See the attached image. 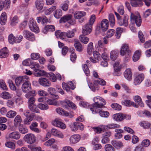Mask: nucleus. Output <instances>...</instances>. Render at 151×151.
Wrapping results in <instances>:
<instances>
[{"mask_svg":"<svg viewBox=\"0 0 151 151\" xmlns=\"http://www.w3.org/2000/svg\"><path fill=\"white\" fill-rule=\"evenodd\" d=\"M94 22V15L92 14L90 19L89 23L85 24L83 27L82 32L83 35H87L91 33Z\"/></svg>","mask_w":151,"mask_h":151,"instance_id":"nucleus-1","label":"nucleus"},{"mask_svg":"<svg viewBox=\"0 0 151 151\" xmlns=\"http://www.w3.org/2000/svg\"><path fill=\"white\" fill-rule=\"evenodd\" d=\"M109 26L108 20L106 19H103L101 22V24H98L96 26L95 34L96 35L99 34L101 32V28L103 32L106 31Z\"/></svg>","mask_w":151,"mask_h":151,"instance_id":"nucleus-2","label":"nucleus"},{"mask_svg":"<svg viewBox=\"0 0 151 151\" xmlns=\"http://www.w3.org/2000/svg\"><path fill=\"white\" fill-rule=\"evenodd\" d=\"M120 53L122 56L125 55L124 60L126 61H128L131 55V52L128 44H124L122 45Z\"/></svg>","mask_w":151,"mask_h":151,"instance_id":"nucleus-3","label":"nucleus"},{"mask_svg":"<svg viewBox=\"0 0 151 151\" xmlns=\"http://www.w3.org/2000/svg\"><path fill=\"white\" fill-rule=\"evenodd\" d=\"M116 17L117 18V22L119 25L120 26H124L127 27L128 25V16L127 14L122 17L119 14L116 12H114Z\"/></svg>","mask_w":151,"mask_h":151,"instance_id":"nucleus-4","label":"nucleus"},{"mask_svg":"<svg viewBox=\"0 0 151 151\" xmlns=\"http://www.w3.org/2000/svg\"><path fill=\"white\" fill-rule=\"evenodd\" d=\"M60 23L68 22L70 24L73 25L76 24V21L73 18V16L71 14H66L63 16L60 19Z\"/></svg>","mask_w":151,"mask_h":151,"instance_id":"nucleus-5","label":"nucleus"},{"mask_svg":"<svg viewBox=\"0 0 151 151\" xmlns=\"http://www.w3.org/2000/svg\"><path fill=\"white\" fill-rule=\"evenodd\" d=\"M24 140L28 144L31 145L34 143L36 141V137L32 133L26 134L24 137Z\"/></svg>","mask_w":151,"mask_h":151,"instance_id":"nucleus-6","label":"nucleus"},{"mask_svg":"<svg viewBox=\"0 0 151 151\" xmlns=\"http://www.w3.org/2000/svg\"><path fill=\"white\" fill-rule=\"evenodd\" d=\"M105 100L102 97L97 96L95 97V108H101L106 104Z\"/></svg>","mask_w":151,"mask_h":151,"instance_id":"nucleus-7","label":"nucleus"},{"mask_svg":"<svg viewBox=\"0 0 151 151\" xmlns=\"http://www.w3.org/2000/svg\"><path fill=\"white\" fill-rule=\"evenodd\" d=\"M29 27L32 31L38 33L39 32V29L35 21L32 18L30 19L29 22Z\"/></svg>","mask_w":151,"mask_h":151,"instance_id":"nucleus-8","label":"nucleus"},{"mask_svg":"<svg viewBox=\"0 0 151 151\" xmlns=\"http://www.w3.org/2000/svg\"><path fill=\"white\" fill-rule=\"evenodd\" d=\"M69 126L72 131H76L79 129L83 130L84 128V125L82 123L77 122H74L72 124H69Z\"/></svg>","mask_w":151,"mask_h":151,"instance_id":"nucleus-9","label":"nucleus"},{"mask_svg":"<svg viewBox=\"0 0 151 151\" xmlns=\"http://www.w3.org/2000/svg\"><path fill=\"white\" fill-rule=\"evenodd\" d=\"M130 20L131 22H133L134 23L135 22L138 27L140 26L141 25L142 20L139 15L136 16L133 14L131 13L130 15Z\"/></svg>","mask_w":151,"mask_h":151,"instance_id":"nucleus-10","label":"nucleus"},{"mask_svg":"<svg viewBox=\"0 0 151 151\" xmlns=\"http://www.w3.org/2000/svg\"><path fill=\"white\" fill-rule=\"evenodd\" d=\"M23 35L24 37L27 40L31 41H34L35 40L34 35L30 32L25 30L23 32Z\"/></svg>","mask_w":151,"mask_h":151,"instance_id":"nucleus-11","label":"nucleus"},{"mask_svg":"<svg viewBox=\"0 0 151 151\" xmlns=\"http://www.w3.org/2000/svg\"><path fill=\"white\" fill-rule=\"evenodd\" d=\"M114 72L113 75L115 76H120L121 74L120 70L121 68V64L119 62H116L114 65Z\"/></svg>","mask_w":151,"mask_h":151,"instance_id":"nucleus-12","label":"nucleus"},{"mask_svg":"<svg viewBox=\"0 0 151 151\" xmlns=\"http://www.w3.org/2000/svg\"><path fill=\"white\" fill-rule=\"evenodd\" d=\"M29 80L27 79L22 85V89L23 92L27 93L31 90V84L29 81Z\"/></svg>","mask_w":151,"mask_h":151,"instance_id":"nucleus-13","label":"nucleus"},{"mask_svg":"<svg viewBox=\"0 0 151 151\" xmlns=\"http://www.w3.org/2000/svg\"><path fill=\"white\" fill-rule=\"evenodd\" d=\"M27 79H29V77L27 76H20L16 78L15 79V83L16 85L19 86L22 83H23L26 82Z\"/></svg>","mask_w":151,"mask_h":151,"instance_id":"nucleus-14","label":"nucleus"},{"mask_svg":"<svg viewBox=\"0 0 151 151\" xmlns=\"http://www.w3.org/2000/svg\"><path fill=\"white\" fill-rule=\"evenodd\" d=\"M59 37L62 40L65 39L66 37L71 38L74 36V33L73 31H68L67 32H62L60 34Z\"/></svg>","mask_w":151,"mask_h":151,"instance_id":"nucleus-15","label":"nucleus"},{"mask_svg":"<svg viewBox=\"0 0 151 151\" xmlns=\"http://www.w3.org/2000/svg\"><path fill=\"white\" fill-rule=\"evenodd\" d=\"M39 83L44 87H49L51 85L50 82L47 78L41 77L38 80Z\"/></svg>","mask_w":151,"mask_h":151,"instance_id":"nucleus-16","label":"nucleus"},{"mask_svg":"<svg viewBox=\"0 0 151 151\" xmlns=\"http://www.w3.org/2000/svg\"><path fill=\"white\" fill-rule=\"evenodd\" d=\"M52 124L54 126L63 129H64L66 127L65 125L59 119H55L52 122Z\"/></svg>","mask_w":151,"mask_h":151,"instance_id":"nucleus-17","label":"nucleus"},{"mask_svg":"<svg viewBox=\"0 0 151 151\" xmlns=\"http://www.w3.org/2000/svg\"><path fill=\"white\" fill-rule=\"evenodd\" d=\"M144 78V75L143 73L136 75L134 80V84L135 85L139 84L143 80Z\"/></svg>","mask_w":151,"mask_h":151,"instance_id":"nucleus-18","label":"nucleus"},{"mask_svg":"<svg viewBox=\"0 0 151 151\" xmlns=\"http://www.w3.org/2000/svg\"><path fill=\"white\" fill-rule=\"evenodd\" d=\"M95 113L99 114V115L103 117H108L109 116V113L107 111H102L101 108L95 109Z\"/></svg>","mask_w":151,"mask_h":151,"instance_id":"nucleus-19","label":"nucleus"},{"mask_svg":"<svg viewBox=\"0 0 151 151\" xmlns=\"http://www.w3.org/2000/svg\"><path fill=\"white\" fill-rule=\"evenodd\" d=\"M80 136L78 134H74L70 137L69 140L71 144H74L77 143L80 139Z\"/></svg>","mask_w":151,"mask_h":151,"instance_id":"nucleus-20","label":"nucleus"},{"mask_svg":"<svg viewBox=\"0 0 151 151\" xmlns=\"http://www.w3.org/2000/svg\"><path fill=\"white\" fill-rule=\"evenodd\" d=\"M122 103L123 105L128 107L133 106L134 107L137 108L138 107V106L134 102L131 101L130 100L127 99L123 101L122 102Z\"/></svg>","mask_w":151,"mask_h":151,"instance_id":"nucleus-21","label":"nucleus"},{"mask_svg":"<svg viewBox=\"0 0 151 151\" xmlns=\"http://www.w3.org/2000/svg\"><path fill=\"white\" fill-rule=\"evenodd\" d=\"M55 30V26L52 25H48L46 26L42 30V32L44 34H46L49 31L53 32Z\"/></svg>","mask_w":151,"mask_h":151,"instance_id":"nucleus-22","label":"nucleus"},{"mask_svg":"<svg viewBox=\"0 0 151 151\" xmlns=\"http://www.w3.org/2000/svg\"><path fill=\"white\" fill-rule=\"evenodd\" d=\"M9 55V51L6 47H4L0 50V58H5Z\"/></svg>","mask_w":151,"mask_h":151,"instance_id":"nucleus-23","label":"nucleus"},{"mask_svg":"<svg viewBox=\"0 0 151 151\" xmlns=\"http://www.w3.org/2000/svg\"><path fill=\"white\" fill-rule=\"evenodd\" d=\"M132 75L131 70L130 69H127L124 73L125 78L129 81L132 79Z\"/></svg>","mask_w":151,"mask_h":151,"instance_id":"nucleus-24","label":"nucleus"},{"mask_svg":"<svg viewBox=\"0 0 151 151\" xmlns=\"http://www.w3.org/2000/svg\"><path fill=\"white\" fill-rule=\"evenodd\" d=\"M86 14V13L83 11H77L74 14V17L76 19H80L82 17L85 16Z\"/></svg>","mask_w":151,"mask_h":151,"instance_id":"nucleus-25","label":"nucleus"},{"mask_svg":"<svg viewBox=\"0 0 151 151\" xmlns=\"http://www.w3.org/2000/svg\"><path fill=\"white\" fill-rule=\"evenodd\" d=\"M8 137L11 139H18L20 138V135L18 132L15 131L9 133Z\"/></svg>","mask_w":151,"mask_h":151,"instance_id":"nucleus-26","label":"nucleus"},{"mask_svg":"<svg viewBox=\"0 0 151 151\" xmlns=\"http://www.w3.org/2000/svg\"><path fill=\"white\" fill-rule=\"evenodd\" d=\"M87 52L89 55H91L92 53L94 56V50L93 48V43L92 42H90L88 45Z\"/></svg>","mask_w":151,"mask_h":151,"instance_id":"nucleus-27","label":"nucleus"},{"mask_svg":"<svg viewBox=\"0 0 151 151\" xmlns=\"http://www.w3.org/2000/svg\"><path fill=\"white\" fill-rule=\"evenodd\" d=\"M124 114L118 113L114 114L112 116L114 120L117 121H121L124 119Z\"/></svg>","mask_w":151,"mask_h":151,"instance_id":"nucleus-28","label":"nucleus"},{"mask_svg":"<svg viewBox=\"0 0 151 151\" xmlns=\"http://www.w3.org/2000/svg\"><path fill=\"white\" fill-rule=\"evenodd\" d=\"M111 143L113 146L117 148L122 147L123 146L122 142L120 141L114 140L112 141Z\"/></svg>","mask_w":151,"mask_h":151,"instance_id":"nucleus-29","label":"nucleus"},{"mask_svg":"<svg viewBox=\"0 0 151 151\" xmlns=\"http://www.w3.org/2000/svg\"><path fill=\"white\" fill-rule=\"evenodd\" d=\"M35 5L36 7L38 10H41L42 9L43 6V0H36Z\"/></svg>","mask_w":151,"mask_h":151,"instance_id":"nucleus-30","label":"nucleus"},{"mask_svg":"<svg viewBox=\"0 0 151 151\" xmlns=\"http://www.w3.org/2000/svg\"><path fill=\"white\" fill-rule=\"evenodd\" d=\"M74 46L76 50L78 52H81L83 49V47L81 43L78 40H75Z\"/></svg>","mask_w":151,"mask_h":151,"instance_id":"nucleus-31","label":"nucleus"},{"mask_svg":"<svg viewBox=\"0 0 151 151\" xmlns=\"http://www.w3.org/2000/svg\"><path fill=\"white\" fill-rule=\"evenodd\" d=\"M114 136L116 139H119L122 137V133L124 132L123 130L120 129H116L115 130Z\"/></svg>","mask_w":151,"mask_h":151,"instance_id":"nucleus-32","label":"nucleus"},{"mask_svg":"<svg viewBox=\"0 0 151 151\" xmlns=\"http://www.w3.org/2000/svg\"><path fill=\"white\" fill-rule=\"evenodd\" d=\"M134 101L137 103L141 107H143L144 104L142 102L141 97L139 96H135L133 97Z\"/></svg>","mask_w":151,"mask_h":151,"instance_id":"nucleus-33","label":"nucleus"},{"mask_svg":"<svg viewBox=\"0 0 151 151\" xmlns=\"http://www.w3.org/2000/svg\"><path fill=\"white\" fill-rule=\"evenodd\" d=\"M79 105L85 108H87V107H88V108L90 109V110L92 111V113H93L94 109V104H93V106L91 107V106H89L88 104L87 103L83 101H81L79 103Z\"/></svg>","mask_w":151,"mask_h":151,"instance_id":"nucleus-34","label":"nucleus"},{"mask_svg":"<svg viewBox=\"0 0 151 151\" xmlns=\"http://www.w3.org/2000/svg\"><path fill=\"white\" fill-rule=\"evenodd\" d=\"M6 14L5 12H3L1 14L0 18V23L2 25H4L6 22Z\"/></svg>","mask_w":151,"mask_h":151,"instance_id":"nucleus-35","label":"nucleus"},{"mask_svg":"<svg viewBox=\"0 0 151 151\" xmlns=\"http://www.w3.org/2000/svg\"><path fill=\"white\" fill-rule=\"evenodd\" d=\"M131 4L132 6L137 7L141 6L143 3L140 0H130Z\"/></svg>","mask_w":151,"mask_h":151,"instance_id":"nucleus-36","label":"nucleus"},{"mask_svg":"<svg viewBox=\"0 0 151 151\" xmlns=\"http://www.w3.org/2000/svg\"><path fill=\"white\" fill-rule=\"evenodd\" d=\"M19 132L22 134H26L28 132L27 128L22 124H20L19 125Z\"/></svg>","mask_w":151,"mask_h":151,"instance_id":"nucleus-37","label":"nucleus"},{"mask_svg":"<svg viewBox=\"0 0 151 151\" xmlns=\"http://www.w3.org/2000/svg\"><path fill=\"white\" fill-rule=\"evenodd\" d=\"M69 1L68 0L65 1L61 4V8L62 10L65 12L67 11L68 9Z\"/></svg>","mask_w":151,"mask_h":151,"instance_id":"nucleus-38","label":"nucleus"},{"mask_svg":"<svg viewBox=\"0 0 151 151\" xmlns=\"http://www.w3.org/2000/svg\"><path fill=\"white\" fill-rule=\"evenodd\" d=\"M47 73L45 71L43 70H38V71L35 72L34 73V75L35 76L40 77L41 76H47Z\"/></svg>","mask_w":151,"mask_h":151,"instance_id":"nucleus-39","label":"nucleus"},{"mask_svg":"<svg viewBox=\"0 0 151 151\" xmlns=\"http://www.w3.org/2000/svg\"><path fill=\"white\" fill-rule=\"evenodd\" d=\"M118 53V52L117 50L111 51L110 53L111 59L113 61L115 60L117 58Z\"/></svg>","mask_w":151,"mask_h":151,"instance_id":"nucleus-40","label":"nucleus"},{"mask_svg":"<svg viewBox=\"0 0 151 151\" xmlns=\"http://www.w3.org/2000/svg\"><path fill=\"white\" fill-rule=\"evenodd\" d=\"M109 19L111 26L113 27L115 24V20L114 15L113 14L111 13L109 14Z\"/></svg>","mask_w":151,"mask_h":151,"instance_id":"nucleus-41","label":"nucleus"},{"mask_svg":"<svg viewBox=\"0 0 151 151\" xmlns=\"http://www.w3.org/2000/svg\"><path fill=\"white\" fill-rule=\"evenodd\" d=\"M123 32V29L120 27H117L115 31V36L117 39H119L121 37V34Z\"/></svg>","mask_w":151,"mask_h":151,"instance_id":"nucleus-42","label":"nucleus"},{"mask_svg":"<svg viewBox=\"0 0 151 151\" xmlns=\"http://www.w3.org/2000/svg\"><path fill=\"white\" fill-rule=\"evenodd\" d=\"M86 35H81L79 37V39L80 41L84 44H86L89 41V39L87 37H86Z\"/></svg>","mask_w":151,"mask_h":151,"instance_id":"nucleus-43","label":"nucleus"},{"mask_svg":"<svg viewBox=\"0 0 151 151\" xmlns=\"http://www.w3.org/2000/svg\"><path fill=\"white\" fill-rule=\"evenodd\" d=\"M22 121V118L21 116L19 115H17L14 120V126L17 127L18 124H20Z\"/></svg>","mask_w":151,"mask_h":151,"instance_id":"nucleus-44","label":"nucleus"},{"mask_svg":"<svg viewBox=\"0 0 151 151\" xmlns=\"http://www.w3.org/2000/svg\"><path fill=\"white\" fill-rule=\"evenodd\" d=\"M32 66L31 68L35 72L38 71V70L40 68V66L39 64L36 62H33L32 63Z\"/></svg>","mask_w":151,"mask_h":151,"instance_id":"nucleus-45","label":"nucleus"},{"mask_svg":"<svg viewBox=\"0 0 151 151\" xmlns=\"http://www.w3.org/2000/svg\"><path fill=\"white\" fill-rule=\"evenodd\" d=\"M19 22V19L17 16H14L12 19L11 21L10 24L12 26H14L18 23Z\"/></svg>","mask_w":151,"mask_h":151,"instance_id":"nucleus-46","label":"nucleus"},{"mask_svg":"<svg viewBox=\"0 0 151 151\" xmlns=\"http://www.w3.org/2000/svg\"><path fill=\"white\" fill-rule=\"evenodd\" d=\"M33 119L32 116L31 115H29L24 119V124L27 125H29L30 122L33 120Z\"/></svg>","mask_w":151,"mask_h":151,"instance_id":"nucleus-47","label":"nucleus"},{"mask_svg":"<svg viewBox=\"0 0 151 151\" xmlns=\"http://www.w3.org/2000/svg\"><path fill=\"white\" fill-rule=\"evenodd\" d=\"M29 109L32 111L36 113H39L40 111L38 109V106L34 105L28 107Z\"/></svg>","mask_w":151,"mask_h":151,"instance_id":"nucleus-48","label":"nucleus"},{"mask_svg":"<svg viewBox=\"0 0 151 151\" xmlns=\"http://www.w3.org/2000/svg\"><path fill=\"white\" fill-rule=\"evenodd\" d=\"M17 114V112L14 111L10 110L6 114V116L9 118H13Z\"/></svg>","mask_w":151,"mask_h":151,"instance_id":"nucleus-49","label":"nucleus"},{"mask_svg":"<svg viewBox=\"0 0 151 151\" xmlns=\"http://www.w3.org/2000/svg\"><path fill=\"white\" fill-rule=\"evenodd\" d=\"M54 17L57 19L60 18L62 15V12L61 10H56L54 14Z\"/></svg>","mask_w":151,"mask_h":151,"instance_id":"nucleus-50","label":"nucleus"},{"mask_svg":"<svg viewBox=\"0 0 151 151\" xmlns=\"http://www.w3.org/2000/svg\"><path fill=\"white\" fill-rule=\"evenodd\" d=\"M47 76L50 78L52 82H55L56 80V78L55 75L52 73L50 72L47 73Z\"/></svg>","mask_w":151,"mask_h":151,"instance_id":"nucleus-51","label":"nucleus"},{"mask_svg":"<svg viewBox=\"0 0 151 151\" xmlns=\"http://www.w3.org/2000/svg\"><path fill=\"white\" fill-rule=\"evenodd\" d=\"M95 83H98L99 84L102 86H104L106 84V82L104 80L101 78L95 80Z\"/></svg>","mask_w":151,"mask_h":151,"instance_id":"nucleus-52","label":"nucleus"},{"mask_svg":"<svg viewBox=\"0 0 151 151\" xmlns=\"http://www.w3.org/2000/svg\"><path fill=\"white\" fill-rule=\"evenodd\" d=\"M38 107L42 110H46L49 108L48 105L46 104L40 103L38 105Z\"/></svg>","mask_w":151,"mask_h":151,"instance_id":"nucleus-53","label":"nucleus"},{"mask_svg":"<svg viewBox=\"0 0 151 151\" xmlns=\"http://www.w3.org/2000/svg\"><path fill=\"white\" fill-rule=\"evenodd\" d=\"M5 146L8 147L12 149L15 148V145L14 143L11 142H7L5 144Z\"/></svg>","mask_w":151,"mask_h":151,"instance_id":"nucleus-54","label":"nucleus"},{"mask_svg":"<svg viewBox=\"0 0 151 151\" xmlns=\"http://www.w3.org/2000/svg\"><path fill=\"white\" fill-rule=\"evenodd\" d=\"M139 51L138 50L135 52L133 56V60L134 62L137 61L139 58Z\"/></svg>","mask_w":151,"mask_h":151,"instance_id":"nucleus-55","label":"nucleus"},{"mask_svg":"<svg viewBox=\"0 0 151 151\" xmlns=\"http://www.w3.org/2000/svg\"><path fill=\"white\" fill-rule=\"evenodd\" d=\"M82 68L86 76H88L89 74V70L87 65L86 64L83 65Z\"/></svg>","mask_w":151,"mask_h":151,"instance_id":"nucleus-56","label":"nucleus"},{"mask_svg":"<svg viewBox=\"0 0 151 151\" xmlns=\"http://www.w3.org/2000/svg\"><path fill=\"white\" fill-rule=\"evenodd\" d=\"M115 31L114 29H109L107 32L106 36L107 38H110L112 37L114 34Z\"/></svg>","mask_w":151,"mask_h":151,"instance_id":"nucleus-57","label":"nucleus"},{"mask_svg":"<svg viewBox=\"0 0 151 151\" xmlns=\"http://www.w3.org/2000/svg\"><path fill=\"white\" fill-rule=\"evenodd\" d=\"M55 142V140L54 139L51 138L45 142L44 144L46 146H50L53 144Z\"/></svg>","mask_w":151,"mask_h":151,"instance_id":"nucleus-58","label":"nucleus"},{"mask_svg":"<svg viewBox=\"0 0 151 151\" xmlns=\"http://www.w3.org/2000/svg\"><path fill=\"white\" fill-rule=\"evenodd\" d=\"M150 124L147 122L143 121L140 123V125L141 126L145 129L148 128L150 127Z\"/></svg>","mask_w":151,"mask_h":151,"instance_id":"nucleus-59","label":"nucleus"},{"mask_svg":"<svg viewBox=\"0 0 151 151\" xmlns=\"http://www.w3.org/2000/svg\"><path fill=\"white\" fill-rule=\"evenodd\" d=\"M111 107L115 110H120L121 109L122 106L121 105L115 103L111 105Z\"/></svg>","mask_w":151,"mask_h":151,"instance_id":"nucleus-60","label":"nucleus"},{"mask_svg":"<svg viewBox=\"0 0 151 151\" xmlns=\"http://www.w3.org/2000/svg\"><path fill=\"white\" fill-rule=\"evenodd\" d=\"M56 6H53L46 10L45 12V14L46 15H48L52 13L54 10L56 9Z\"/></svg>","mask_w":151,"mask_h":151,"instance_id":"nucleus-61","label":"nucleus"},{"mask_svg":"<svg viewBox=\"0 0 151 151\" xmlns=\"http://www.w3.org/2000/svg\"><path fill=\"white\" fill-rule=\"evenodd\" d=\"M9 42L11 44H13L15 42V38L12 34H10L8 37Z\"/></svg>","mask_w":151,"mask_h":151,"instance_id":"nucleus-62","label":"nucleus"},{"mask_svg":"<svg viewBox=\"0 0 151 151\" xmlns=\"http://www.w3.org/2000/svg\"><path fill=\"white\" fill-rule=\"evenodd\" d=\"M150 143V141L148 139L144 140L141 143V145L143 147H148Z\"/></svg>","mask_w":151,"mask_h":151,"instance_id":"nucleus-63","label":"nucleus"},{"mask_svg":"<svg viewBox=\"0 0 151 151\" xmlns=\"http://www.w3.org/2000/svg\"><path fill=\"white\" fill-rule=\"evenodd\" d=\"M28 147L32 151H38L41 149L40 147H36L33 145H29L28 146Z\"/></svg>","mask_w":151,"mask_h":151,"instance_id":"nucleus-64","label":"nucleus"}]
</instances>
